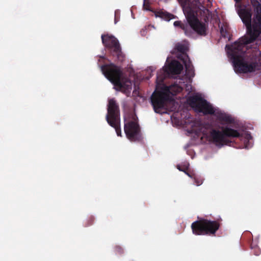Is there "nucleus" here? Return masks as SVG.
<instances>
[{
	"instance_id": "f257e3e1",
	"label": "nucleus",
	"mask_w": 261,
	"mask_h": 261,
	"mask_svg": "<svg viewBox=\"0 0 261 261\" xmlns=\"http://www.w3.org/2000/svg\"><path fill=\"white\" fill-rule=\"evenodd\" d=\"M239 15L246 28V34L230 46L226 45V47H228L235 72L246 73L255 71L256 63L248 64L245 61V45L257 40L261 34V29L256 17L251 21L252 13L250 9H241Z\"/></svg>"
},
{
	"instance_id": "f03ea898",
	"label": "nucleus",
	"mask_w": 261,
	"mask_h": 261,
	"mask_svg": "<svg viewBox=\"0 0 261 261\" xmlns=\"http://www.w3.org/2000/svg\"><path fill=\"white\" fill-rule=\"evenodd\" d=\"M187 19L189 25L182 23L180 21H175L174 25L179 27L182 29L186 36L190 37L192 35V30L198 35L205 36L206 35V24L199 20L197 17L198 12L201 5L199 0H177Z\"/></svg>"
},
{
	"instance_id": "7ed1b4c3",
	"label": "nucleus",
	"mask_w": 261,
	"mask_h": 261,
	"mask_svg": "<svg viewBox=\"0 0 261 261\" xmlns=\"http://www.w3.org/2000/svg\"><path fill=\"white\" fill-rule=\"evenodd\" d=\"M101 70L105 76L123 93L129 92L132 89L131 81L123 76L121 68L113 63L100 66Z\"/></svg>"
},
{
	"instance_id": "20e7f679",
	"label": "nucleus",
	"mask_w": 261,
	"mask_h": 261,
	"mask_svg": "<svg viewBox=\"0 0 261 261\" xmlns=\"http://www.w3.org/2000/svg\"><path fill=\"white\" fill-rule=\"evenodd\" d=\"M205 128L210 129L209 133L206 134L203 131V134L206 136L208 140L214 144L218 147H222L224 145H228L231 141L228 138H241L242 134L238 130L226 126H222L221 131L216 130L213 128L211 124H205Z\"/></svg>"
},
{
	"instance_id": "39448f33",
	"label": "nucleus",
	"mask_w": 261,
	"mask_h": 261,
	"mask_svg": "<svg viewBox=\"0 0 261 261\" xmlns=\"http://www.w3.org/2000/svg\"><path fill=\"white\" fill-rule=\"evenodd\" d=\"M182 90V88L176 84L169 86H164L160 90H155L150 98L154 112L159 114L163 113L170 95H176Z\"/></svg>"
},
{
	"instance_id": "423d86ee",
	"label": "nucleus",
	"mask_w": 261,
	"mask_h": 261,
	"mask_svg": "<svg viewBox=\"0 0 261 261\" xmlns=\"http://www.w3.org/2000/svg\"><path fill=\"white\" fill-rule=\"evenodd\" d=\"M221 221V219L211 221L201 218L192 223V232L196 236H215L220 226Z\"/></svg>"
},
{
	"instance_id": "0eeeda50",
	"label": "nucleus",
	"mask_w": 261,
	"mask_h": 261,
	"mask_svg": "<svg viewBox=\"0 0 261 261\" xmlns=\"http://www.w3.org/2000/svg\"><path fill=\"white\" fill-rule=\"evenodd\" d=\"M102 43L107 49L111 57L115 61L122 63L125 59V55L122 51L118 39L113 35L103 34L101 35Z\"/></svg>"
},
{
	"instance_id": "6e6552de",
	"label": "nucleus",
	"mask_w": 261,
	"mask_h": 261,
	"mask_svg": "<svg viewBox=\"0 0 261 261\" xmlns=\"http://www.w3.org/2000/svg\"><path fill=\"white\" fill-rule=\"evenodd\" d=\"M191 107L204 115H215L216 111L213 106L205 99L198 96H194L189 99Z\"/></svg>"
},
{
	"instance_id": "1a4fd4ad",
	"label": "nucleus",
	"mask_w": 261,
	"mask_h": 261,
	"mask_svg": "<svg viewBox=\"0 0 261 261\" xmlns=\"http://www.w3.org/2000/svg\"><path fill=\"white\" fill-rule=\"evenodd\" d=\"M134 120L124 123V130L126 137L130 141L135 142L139 140L141 137L140 127L138 122L133 116Z\"/></svg>"
},
{
	"instance_id": "9d476101",
	"label": "nucleus",
	"mask_w": 261,
	"mask_h": 261,
	"mask_svg": "<svg viewBox=\"0 0 261 261\" xmlns=\"http://www.w3.org/2000/svg\"><path fill=\"white\" fill-rule=\"evenodd\" d=\"M107 111L106 117L107 122L113 121L118 122L120 120L119 106L114 98L109 100Z\"/></svg>"
},
{
	"instance_id": "9b49d317",
	"label": "nucleus",
	"mask_w": 261,
	"mask_h": 261,
	"mask_svg": "<svg viewBox=\"0 0 261 261\" xmlns=\"http://www.w3.org/2000/svg\"><path fill=\"white\" fill-rule=\"evenodd\" d=\"M183 69L182 65L177 61H172L167 66H166L165 72L168 74L173 75L179 74Z\"/></svg>"
},
{
	"instance_id": "f8f14e48",
	"label": "nucleus",
	"mask_w": 261,
	"mask_h": 261,
	"mask_svg": "<svg viewBox=\"0 0 261 261\" xmlns=\"http://www.w3.org/2000/svg\"><path fill=\"white\" fill-rule=\"evenodd\" d=\"M217 119L220 122L221 124H230L233 123L234 119L233 118L224 113L217 111L216 112L214 115Z\"/></svg>"
},
{
	"instance_id": "ddd939ff",
	"label": "nucleus",
	"mask_w": 261,
	"mask_h": 261,
	"mask_svg": "<svg viewBox=\"0 0 261 261\" xmlns=\"http://www.w3.org/2000/svg\"><path fill=\"white\" fill-rule=\"evenodd\" d=\"M186 55V58L182 60L186 68V73L188 76L192 78L195 76L194 67L189 56L187 55Z\"/></svg>"
},
{
	"instance_id": "4468645a",
	"label": "nucleus",
	"mask_w": 261,
	"mask_h": 261,
	"mask_svg": "<svg viewBox=\"0 0 261 261\" xmlns=\"http://www.w3.org/2000/svg\"><path fill=\"white\" fill-rule=\"evenodd\" d=\"M108 123L112 127L114 128L118 136H121V130L120 128V120L117 121H111Z\"/></svg>"
},
{
	"instance_id": "2eb2a0df",
	"label": "nucleus",
	"mask_w": 261,
	"mask_h": 261,
	"mask_svg": "<svg viewBox=\"0 0 261 261\" xmlns=\"http://www.w3.org/2000/svg\"><path fill=\"white\" fill-rule=\"evenodd\" d=\"M155 15L157 17H161L166 20H170L173 17V15L165 11H158L155 13Z\"/></svg>"
},
{
	"instance_id": "dca6fc26",
	"label": "nucleus",
	"mask_w": 261,
	"mask_h": 261,
	"mask_svg": "<svg viewBox=\"0 0 261 261\" xmlns=\"http://www.w3.org/2000/svg\"><path fill=\"white\" fill-rule=\"evenodd\" d=\"M175 49L178 51L182 54H185L187 50H188V48L186 45L183 44L178 43L176 44Z\"/></svg>"
},
{
	"instance_id": "f3484780",
	"label": "nucleus",
	"mask_w": 261,
	"mask_h": 261,
	"mask_svg": "<svg viewBox=\"0 0 261 261\" xmlns=\"http://www.w3.org/2000/svg\"><path fill=\"white\" fill-rule=\"evenodd\" d=\"M220 34L221 36L225 38H227L229 37V33L228 31L226 28H223L222 27L220 29Z\"/></svg>"
},
{
	"instance_id": "a211bd4d",
	"label": "nucleus",
	"mask_w": 261,
	"mask_h": 261,
	"mask_svg": "<svg viewBox=\"0 0 261 261\" xmlns=\"http://www.w3.org/2000/svg\"><path fill=\"white\" fill-rule=\"evenodd\" d=\"M192 177L191 178H193L194 179L195 183L197 186L201 185L203 182L202 179L198 178L197 176H196L194 174H191Z\"/></svg>"
},
{
	"instance_id": "6ab92c4d",
	"label": "nucleus",
	"mask_w": 261,
	"mask_h": 261,
	"mask_svg": "<svg viewBox=\"0 0 261 261\" xmlns=\"http://www.w3.org/2000/svg\"><path fill=\"white\" fill-rule=\"evenodd\" d=\"M143 8L146 10H148L151 11L150 7V3L149 0H144L143 2Z\"/></svg>"
},
{
	"instance_id": "aec40b11",
	"label": "nucleus",
	"mask_w": 261,
	"mask_h": 261,
	"mask_svg": "<svg viewBox=\"0 0 261 261\" xmlns=\"http://www.w3.org/2000/svg\"><path fill=\"white\" fill-rule=\"evenodd\" d=\"M177 169L181 171L184 172L187 175H188L189 177H192L191 175V174L187 172V170L188 169L187 166H184L183 167L180 166L179 165H178L177 166Z\"/></svg>"
},
{
	"instance_id": "412c9836",
	"label": "nucleus",
	"mask_w": 261,
	"mask_h": 261,
	"mask_svg": "<svg viewBox=\"0 0 261 261\" xmlns=\"http://www.w3.org/2000/svg\"><path fill=\"white\" fill-rule=\"evenodd\" d=\"M94 221V218L93 216L89 217L87 219V221L85 224V226L86 227H88V226L91 225L93 223Z\"/></svg>"
},
{
	"instance_id": "4be33fe9",
	"label": "nucleus",
	"mask_w": 261,
	"mask_h": 261,
	"mask_svg": "<svg viewBox=\"0 0 261 261\" xmlns=\"http://www.w3.org/2000/svg\"><path fill=\"white\" fill-rule=\"evenodd\" d=\"M251 3L254 9H255L260 5L258 0H251Z\"/></svg>"
},
{
	"instance_id": "5701e85b",
	"label": "nucleus",
	"mask_w": 261,
	"mask_h": 261,
	"mask_svg": "<svg viewBox=\"0 0 261 261\" xmlns=\"http://www.w3.org/2000/svg\"><path fill=\"white\" fill-rule=\"evenodd\" d=\"M115 251L117 254H122L123 253V250L120 246H116L115 247Z\"/></svg>"
},
{
	"instance_id": "b1692460",
	"label": "nucleus",
	"mask_w": 261,
	"mask_h": 261,
	"mask_svg": "<svg viewBox=\"0 0 261 261\" xmlns=\"http://www.w3.org/2000/svg\"><path fill=\"white\" fill-rule=\"evenodd\" d=\"M105 57H100V59L98 60V64H100V62L103 63L105 62Z\"/></svg>"
},
{
	"instance_id": "393cba45",
	"label": "nucleus",
	"mask_w": 261,
	"mask_h": 261,
	"mask_svg": "<svg viewBox=\"0 0 261 261\" xmlns=\"http://www.w3.org/2000/svg\"><path fill=\"white\" fill-rule=\"evenodd\" d=\"M251 138V136L250 135H247L245 138V141H249V139Z\"/></svg>"
},
{
	"instance_id": "a878e982",
	"label": "nucleus",
	"mask_w": 261,
	"mask_h": 261,
	"mask_svg": "<svg viewBox=\"0 0 261 261\" xmlns=\"http://www.w3.org/2000/svg\"><path fill=\"white\" fill-rule=\"evenodd\" d=\"M237 3H240L242 0H234Z\"/></svg>"
},
{
	"instance_id": "bb28decb",
	"label": "nucleus",
	"mask_w": 261,
	"mask_h": 261,
	"mask_svg": "<svg viewBox=\"0 0 261 261\" xmlns=\"http://www.w3.org/2000/svg\"><path fill=\"white\" fill-rule=\"evenodd\" d=\"M157 80H160L161 81L163 80L162 78H161L160 80H159V76H157Z\"/></svg>"
}]
</instances>
